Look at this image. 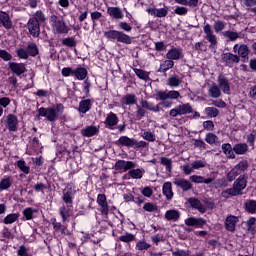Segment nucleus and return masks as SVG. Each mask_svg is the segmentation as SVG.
Masks as SVG:
<instances>
[{
    "instance_id": "47",
    "label": "nucleus",
    "mask_w": 256,
    "mask_h": 256,
    "mask_svg": "<svg viewBox=\"0 0 256 256\" xmlns=\"http://www.w3.org/2000/svg\"><path fill=\"white\" fill-rule=\"evenodd\" d=\"M167 85L168 87L175 89L181 85V79H179V76L177 75H172L167 79Z\"/></svg>"
},
{
    "instance_id": "11",
    "label": "nucleus",
    "mask_w": 256,
    "mask_h": 256,
    "mask_svg": "<svg viewBox=\"0 0 256 256\" xmlns=\"http://www.w3.org/2000/svg\"><path fill=\"white\" fill-rule=\"evenodd\" d=\"M74 213L73 204H63L59 208V215L62 219V223H69V219L73 217Z\"/></svg>"
},
{
    "instance_id": "32",
    "label": "nucleus",
    "mask_w": 256,
    "mask_h": 256,
    "mask_svg": "<svg viewBox=\"0 0 256 256\" xmlns=\"http://www.w3.org/2000/svg\"><path fill=\"white\" fill-rule=\"evenodd\" d=\"M249 46L247 44H241L238 49V57H240V61L245 63L247 59H249Z\"/></svg>"
},
{
    "instance_id": "24",
    "label": "nucleus",
    "mask_w": 256,
    "mask_h": 256,
    "mask_svg": "<svg viewBox=\"0 0 256 256\" xmlns=\"http://www.w3.org/2000/svg\"><path fill=\"white\" fill-rule=\"evenodd\" d=\"M237 223H239V217L233 215L227 216L225 220L226 231H229L230 233H235Z\"/></svg>"
},
{
    "instance_id": "56",
    "label": "nucleus",
    "mask_w": 256,
    "mask_h": 256,
    "mask_svg": "<svg viewBox=\"0 0 256 256\" xmlns=\"http://www.w3.org/2000/svg\"><path fill=\"white\" fill-rule=\"evenodd\" d=\"M204 111L207 117L210 119H213L219 115V109L215 107H206Z\"/></svg>"
},
{
    "instance_id": "42",
    "label": "nucleus",
    "mask_w": 256,
    "mask_h": 256,
    "mask_svg": "<svg viewBox=\"0 0 256 256\" xmlns=\"http://www.w3.org/2000/svg\"><path fill=\"white\" fill-rule=\"evenodd\" d=\"M208 93L212 99H219V97H221V88L216 83H213L209 88Z\"/></svg>"
},
{
    "instance_id": "36",
    "label": "nucleus",
    "mask_w": 256,
    "mask_h": 256,
    "mask_svg": "<svg viewBox=\"0 0 256 256\" xmlns=\"http://www.w3.org/2000/svg\"><path fill=\"white\" fill-rule=\"evenodd\" d=\"M173 67H175V62L173 60H164L160 63L158 73H167V71H169V69H173Z\"/></svg>"
},
{
    "instance_id": "5",
    "label": "nucleus",
    "mask_w": 256,
    "mask_h": 256,
    "mask_svg": "<svg viewBox=\"0 0 256 256\" xmlns=\"http://www.w3.org/2000/svg\"><path fill=\"white\" fill-rule=\"evenodd\" d=\"M63 111H65V106L63 103L56 104L54 107H40L38 109V117H45L47 121L50 123H55L57 121L59 115H63ZM59 113V115H58Z\"/></svg>"
},
{
    "instance_id": "29",
    "label": "nucleus",
    "mask_w": 256,
    "mask_h": 256,
    "mask_svg": "<svg viewBox=\"0 0 256 256\" xmlns=\"http://www.w3.org/2000/svg\"><path fill=\"white\" fill-rule=\"evenodd\" d=\"M35 213H39L38 209L27 207L22 211V220L23 221H32V219H35Z\"/></svg>"
},
{
    "instance_id": "45",
    "label": "nucleus",
    "mask_w": 256,
    "mask_h": 256,
    "mask_svg": "<svg viewBox=\"0 0 256 256\" xmlns=\"http://www.w3.org/2000/svg\"><path fill=\"white\" fill-rule=\"evenodd\" d=\"M205 141L208 145H219V137L213 132H209L205 136Z\"/></svg>"
},
{
    "instance_id": "20",
    "label": "nucleus",
    "mask_w": 256,
    "mask_h": 256,
    "mask_svg": "<svg viewBox=\"0 0 256 256\" xmlns=\"http://www.w3.org/2000/svg\"><path fill=\"white\" fill-rule=\"evenodd\" d=\"M0 25H2L6 31H11V29H13V20H11V16L3 10H0Z\"/></svg>"
},
{
    "instance_id": "16",
    "label": "nucleus",
    "mask_w": 256,
    "mask_h": 256,
    "mask_svg": "<svg viewBox=\"0 0 256 256\" xmlns=\"http://www.w3.org/2000/svg\"><path fill=\"white\" fill-rule=\"evenodd\" d=\"M8 69L16 75V77H21L24 73H27V67L25 63L19 62H9Z\"/></svg>"
},
{
    "instance_id": "15",
    "label": "nucleus",
    "mask_w": 256,
    "mask_h": 256,
    "mask_svg": "<svg viewBox=\"0 0 256 256\" xmlns=\"http://www.w3.org/2000/svg\"><path fill=\"white\" fill-rule=\"evenodd\" d=\"M96 203H98V205L100 207L101 215H103L104 217H108L109 216V203L107 202V195L98 194Z\"/></svg>"
},
{
    "instance_id": "22",
    "label": "nucleus",
    "mask_w": 256,
    "mask_h": 256,
    "mask_svg": "<svg viewBox=\"0 0 256 256\" xmlns=\"http://www.w3.org/2000/svg\"><path fill=\"white\" fill-rule=\"evenodd\" d=\"M173 184L176 185V187H179V189H182L184 193H187V191H191V189H193V184L191 181L185 178H176L174 179Z\"/></svg>"
},
{
    "instance_id": "25",
    "label": "nucleus",
    "mask_w": 256,
    "mask_h": 256,
    "mask_svg": "<svg viewBox=\"0 0 256 256\" xmlns=\"http://www.w3.org/2000/svg\"><path fill=\"white\" fill-rule=\"evenodd\" d=\"M119 123V117L114 112H110L107 114L104 124L108 129H113Z\"/></svg>"
},
{
    "instance_id": "48",
    "label": "nucleus",
    "mask_w": 256,
    "mask_h": 256,
    "mask_svg": "<svg viewBox=\"0 0 256 256\" xmlns=\"http://www.w3.org/2000/svg\"><path fill=\"white\" fill-rule=\"evenodd\" d=\"M244 208L247 213L255 215L256 213V200H248L244 203Z\"/></svg>"
},
{
    "instance_id": "2",
    "label": "nucleus",
    "mask_w": 256,
    "mask_h": 256,
    "mask_svg": "<svg viewBox=\"0 0 256 256\" xmlns=\"http://www.w3.org/2000/svg\"><path fill=\"white\" fill-rule=\"evenodd\" d=\"M181 97V93L176 90H158L155 94L158 107L160 109H171L173 107V100H177Z\"/></svg>"
},
{
    "instance_id": "23",
    "label": "nucleus",
    "mask_w": 256,
    "mask_h": 256,
    "mask_svg": "<svg viewBox=\"0 0 256 256\" xmlns=\"http://www.w3.org/2000/svg\"><path fill=\"white\" fill-rule=\"evenodd\" d=\"M166 59L170 61H179L183 59V49L173 47L166 53Z\"/></svg>"
},
{
    "instance_id": "58",
    "label": "nucleus",
    "mask_w": 256,
    "mask_h": 256,
    "mask_svg": "<svg viewBox=\"0 0 256 256\" xmlns=\"http://www.w3.org/2000/svg\"><path fill=\"white\" fill-rule=\"evenodd\" d=\"M150 247L151 244L147 243L145 240H140L136 243V251H147Z\"/></svg>"
},
{
    "instance_id": "50",
    "label": "nucleus",
    "mask_w": 256,
    "mask_h": 256,
    "mask_svg": "<svg viewBox=\"0 0 256 256\" xmlns=\"http://www.w3.org/2000/svg\"><path fill=\"white\" fill-rule=\"evenodd\" d=\"M160 163L161 165H163L164 167H166V171L168 173H172L173 171V160H171V158H167V157H160Z\"/></svg>"
},
{
    "instance_id": "62",
    "label": "nucleus",
    "mask_w": 256,
    "mask_h": 256,
    "mask_svg": "<svg viewBox=\"0 0 256 256\" xmlns=\"http://www.w3.org/2000/svg\"><path fill=\"white\" fill-rule=\"evenodd\" d=\"M143 209L148 213H153V211H157L158 207L153 202H147L143 205Z\"/></svg>"
},
{
    "instance_id": "43",
    "label": "nucleus",
    "mask_w": 256,
    "mask_h": 256,
    "mask_svg": "<svg viewBox=\"0 0 256 256\" xmlns=\"http://www.w3.org/2000/svg\"><path fill=\"white\" fill-rule=\"evenodd\" d=\"M26 51L28 53V57H37V55H39V47H37V44L34 42L28 44Z\"/></svg>"
},
{
    "instance_id": "51",
    "label": "nucleus",
    "mask_w": 256,
    "mask_h": 256,
    "mask_svg": "<svg viewBox=\"0 0 256 256\" xmlns=\"http://www.w3.org/2000/svg\"><path fill=\"white\" fill-rule=\"evenodd\" d=\"M240 175L241 174L235 168H232L226 175V181H228V183H233V181H235L237 177H240Z\"/></svg>"
},
{
    "instance_id": "21",
    "label": "nucleus",
    "mask_w": 256,
    "mask_h": 256,
    "mask_svg": "<svg viewBox=\"0 0 256 256\" xmlns=\"http://www.w3.org/2000/svg\"><path fill=\"white\" fill-rule=\"evenodd\" d=\"M218 85L224 95H231V84L229 83V79L223 76V74L218 76Z\"/></svg>"
},
{
    "instance_id": "38",
    "label": "nucleus",
    "mask_w": 256,
    "mask_h": 256,
    "mask_svg": "<svg viewBox=\"0 0 256 256\" xmlns=\"http://www.w3.org/2000/svg\"><path fill=\"white\" fill-rule=\"evenodd\" d=\"M222 153H224L228 159H235L236 157L233 146H231L230 143L222 144Z\"/></svg>"
},
{
    "instance_id": "53",
    "label": "nucleus",
    "mask_w": 256,
    "mask_h": 256,
    "mask_svg": "<svg viewBox=\"0 0 256 256\" xmlns=\"http://www.w3.org/2000/svg\"><path fill=\"white\" fill-rule=\"evenodd\" d=\"M135 239V235L129 232H126L125 235L119 236V241L122 243H132V241H135Z\"/></svg>"
},
{
    "instance_id": "33",
    "label": "nucleus",
    "mask_w": 256,
    "mask_h": 256,
    "mask_svg": "<svg viewBox=\"0 0 256 256\" xmlns=\"http://www.w3.org/2000/svg\"><path fill=\"white\" fill-rule=\"evenodd\" d=\"M13 185V177L4 176L0 180V191H9Z\"/></svg>"
},
{
    "instance_id": "64",
    "label": "nucleus",
    "mask_w": 256,
    "mask_h": 256,
    "mask_svg": "<svg viewBox=\"0 0 256 256\" xmlns=\"http://www.w3.org/2000/svg\"><path fill=\"white\" fill-rule=\"evenodd\" d=\"M172 256H191V252L189 250L178 249L172 252Z\"/></svg>"
},
{
    "instance_id": "3",
    "label": "nucleus",
    "mask_w": 256,
    "mask_h": 256,
    "mask_svg": "<svg viewBox=\"0 0 256 256\" xmlns=\"http://www.w3.org/2000/svg\"><path fill=\"white\" fill-rule=\"evenodd\" d=\"M249 176L247 174L240 175L232 184V188H227L222 192V197L229 199V197H239L243 195V191L247 189Z\"/></svg>"
},
{
    "instance_id": "9",
    "label": "nucleus",
    "mask_w": 256,
    "mask_h": 256,
    "mask_svg": "<svg viewBox=\"0 0 256 256\" xmlns=\"http://www.w3.org/2000/svg\"><path fill=\"white\" fill-rule=\"evenodd\" d=\"M75 195H77V186H75V183L73 182L67 183L66 187L62 190L63 203L65 205H73Z\"/></svg>"
},
{
    "instance_id": "34",
    "label": "nucleus",
    "mask_w": 256,
    "mask_h": 256,
    "mask_svg": "<svg viewBox=\"0 0 256 256\" xmlns=\"http://www.w3.org/2000/svg\"><path fill=\"white\" fill-rule=\"evenodd\" d=\"M235 155H245L249 151V145L247 143H237L233 146Z\"/></svg>"
},
{
    "instance_id": "6",
    "label": "nucleus",
    "mask_w": 256,
    "mask_h": 256,
    "mask_svg": "<svg viewBox=\"0 0 256 256\" xmlns=\"http://www.w3.org/2000/svg\"><path fill=\"white\" fill-rule=\"evenodd\" d=\"M191 113L194 114L190 119H199V117H201L199 112L193 111V106H191L190 103H185L177 105L175 108L171 109L169 111V117L175 119L176 117H181V115H191Z\"/></svg>"
},
{
    "instance_id": "7",
    "label": "nucleus",
    "mask_w": 256,
    "mask_h": 256,
    "mask_svg": "<svg viewBox=\"0 0 256 256\" xmlns=\"http://www.w3.org/2000/svg\"><path fill=\"white\" fill-rule=\"evenodd\" d=\"M115 145L118 147H127L128 149L133 148L135 151L149 147V144L146 141H138L137 139L130 138L129 136H120L119 139L115 142Z\"/></svg>"
},
{
    "instance_id": "28",
    "label": "nucleus",
    "mask_w": 256,
    "mask_h": 256,
    "mask_svg": "<svg viewBox=\"0 0 256 256\" xmlns=\"http://www.w3.org/2000/svg\"><path fill=\"white\" fill-rule=\"evenodd\" d=\"M91 107H93V103L91 99H83L79 102L78 112L85 115L88 111H91Z\"/></svg>"
},
{
    "instance_id": "44",
    "label": "nucleus",
    "mask_w": 256,
    "mask_h": 256,
    "mask_svg": "<svg viewBox=\"0 0 256 256\" xmlns=\"http://www.w3.org/2000/svg\"><path fill=\"white\" fill-rule=\"evenodd\" d=\"M19 217H21V214L19 213H10L3 219V224L12 225V223H15L19 220Z\"/></svg>"
},
{
    "instance_id": "46",
    "label": "nucleus",
    "mask_w": 256,
    "mask_h": 256,
    "mask_svg": "<svg viewBox=\"0 0 256 256\" xmlns=\"http://www.w3.org/2000/svg\"><path fill=\"white\" fill-rule=\"evenodd\" d=\"M123 105H137V96L135 94H126L122 98Z\"/></svg>"
},
{
    "instance_id": "61",
    "label": "nucleus",
    "mask_w": 256,
    "mask_h": 256,
    "mask_svg": "<svg viewBox=\"0 0 256 256\" xmlns=\"http://www.w3.org/2000/svg\"><path fill=\"white\" fill-rule=\"evenodd\" d=\"M17 256H33V254L29 253V248L23 244L19 246Z\"/></svg>"
},
{
    "instance_id": "55",
    "label": "nucleus",
    "mask_w": 256,
    "mask_h": 256,
    "mask_svg": "<svg viewBox=\"0 0 256 256\" xmlns=\"http://www.w3.org/2000/svg\"><path fill=\"white\" fill-rule=\"evenodd\" d=\"M62 45L64 47H70V48L77 47V40H75V38L73 37H67L62 39Z\"/></svg>"
},
{
    "instance_id": "18",
    "label": "nucleus",
    "mask_w": 256,
    "mask_h": 256,
    "mask_svg": "<svg viewBox=\"0 0 256 256\" xmlns=\"http://www.w3.org/2000/svg\"><path fill=\"white\" fill-rule=\"evenodd\" d=\"M6 129L10 133H15L19 129V118L15 114H8L6 117Z\"/></svg>"
},
{
    "instance_id": "1",
    "label": "nucleus",
    "mask_w": 256,
    "mask_h": 256,
    "mask_svg": "<svg viewBox=\"0 0 256 256\" xmlns=\"http://www.w3.org/2000/svg\"><path fill=\"white\" fill-rule=\"evenodd\" d=\"M62 77H74L77 81H83L82 83V93L85 97H91V79H89V71L87 68L78 65L76 68L64 67L61 71Z\"/></svg>"
},
{
    "instance_id": "4",
    "label": "nucleus",
    "mask_w": 256,
    "mask_h": 256,
    "mask_svg": "<svg viewBox=\"0 0 256 256\" xmlns=\"http://www.w3.org/2000/svg\"><path fill=\"white\" fill-rule=\"evenodd\" d=\"M47 21V17L42 10H37L32 17L28 19L26 27L30 35L34 38L39 37L41 35V25Z\"/></svg>"
},
{
    "instance_id": "8",
    "label": "nucleus",
    "mask_w": 256,
    "mask_h": 256,
    "mask_svg": "<svg viewBox=\"0 0 256 256\" xmlns=\"http://www.w3.org/2000/svg\"><path fill=\"white\" fill-rule=\"evenodd\" d=\"M104 37L113 43H115V41L117 43H123L124 45H131V43H133L131 36L119 30H107L104 32Z\"/></svg>"
},
{
    "instance_id": "13",
    "label": "nucleus",
    "mask_w": 256,
    "mask_h": 256,
    "mask_svg": "<svg viewBox=\"0 0 256 256\" xmlns=\"http://www.w3.org/2000/svg\"><path fill=\"white\" fill-rule=\"evenodd\" d=\"M222 63H224L225 67H233V65H237L240 62V56L237 54H233L231 52H225L221 55Z\"/></svg>"
},
{
    "instance_id": "57",
    "label": "nucleus",
    "mask_w": 256,
    "mask_h": 256,
    "mask_svg": "<svg viewBox=\"0 0 256 256\" xmlns=\"http://www.w3.org/2000/svg\"><path fill=\"white\" fill-rule=\"evenodd\" d=\"M213 27L215 33H221V31H223L225 27H227V23H225V21L217 20L214 22Z\"/></svg>"
},
{
    "instance_id": "17",
    "label": "nucleus",
    "mask_w": 256,
    "mask_h": 256,
    "mask_svg": "<svg viewBox=\"0 0 256 256\" xmlns=\"http://www.w3.org/2000/svg\"><path fill=\"white\" fill-rule=\"evenodd\" d=\"M187 227H195V229H203L207 225V220L202 217H189L184 220Z\"/></svg>"
},
{
    "instance_id": "30",
    "label": "nucleus",
    "mask_w": 256,
    "mask_h": 256,
    "mask_svg": "<svg viewBox=\"0 0 256 256\" xmlns=\"http://www.w3.org/2000/svg\"><path fill=\"white\" fill-rule=\"evenodd\" d=\"M107 14L113 19H123L125 17V14H123V11L119 7H108Z\"/></svg>"
},
{
    "instance_id": "60",
    "label": "nucleus",
    "mask_w": 256,
    "mask_h": 256,
    "mask_svg": "<svg viewBox=\"0 0 256 256\" xmlns=\"http://www.w3.org/2000/svg\"><path fill=\"white\" fill-rule=\"evenodd\" d=\"M195 51H198V53H203V51H207V42L206 41H201V42H196L194 45Z\"/></svg>"
},
{
    "instance_id": "12",
    "label": "nucleus",
    "mask_w": 256,
    "mask_h": 256,
    "mask_svg": "<svg viewBox=\"0 0 256 256\" xmlns=\"http://www.w3.org/2000/svg\"><path fill=\"white\" fill-rule=\"evenodd\" d=\"M137 163L133 161L127 160H117L114 164L115 171H122L123 173H127V171L131 169H136Z\"/></svg>"
},
{
    "instance_id": "10",
    "label": "nucleus",
    "mask_w": 256,
    "mask_h": 256,
    "mask_svg": "<svg viewBox=\"0 0 256 256\" xmlns=\"http://www.w3.org/2000/svg\"><path fill=\"white\" fill-rule=\"evenodd\" d=\"M50 23L52 29H54V31H56V33L59 35L69 33V26H67V23H65L63 18H59L57 15H52L50 17Z\"/></svg>"
},
{
    "instance_id": "54",
    "label": "nucleus",
    "mask_w": 256,
    "mask_h": 256,
    "mask_svg": "<svg viewBox=\"0 0 256 256\" xmlns=\"http://www.w3.org/2000/svg\"><path fill=\"white\" fill-rule=\"evenodd\" d=\"M223 37H226V39H229V41H237L239 38V33L233 32L231 30H227L222 32Z\"/></svg>"
},
{
    "instance_id": "27",
    "label": "nucleus",
    "mask_w": 256,
    "mask_h": 256,
    "mask_svg": "<svg viewBox=\"0 0 256 256\" xmlns=\"http://www.w3.org/2000/svg\"><path fill=\"white\" fill-rule=\"evenodd\" d=\"M188 203L193 209H197L199 213L207 212V208H205V206L201 203V200H199L198 198L191 197L188 199Z\"/></svg>"
},
{
    "instance_id": "31",
    "label": "nucleus",
    "mask_w": 256,
    "mask_h": 256,
    "mask_svg": "<svg viewBox=\"0 0 256 256\" xmlns=\"http://www.w3.org/2000/svg\"><path fill=\"white\" fill-rule=\"evenodd\" d=\"M162 193L166 196L167 201L173 199V184L171 182H165L162 186Z\"/></svg>"
},
{
    "instance_id": "39",
    "label": "nucleus",
    "mask_w": 256,
    "mask_h": 256,
    "mask_svg": "<svg viewBox=\"0 0 256 256\" xmlns=\"http://www.w3.org/2000/svg\"><path fill=\"white\" fill-rule=\"evenodd\" d=\"M147 12L159 18L167 17V15L169 14V10H167V8H159V9L148 8Z\"/></svg>"
},
{
    "instance_id": "59",
    "label": "nucleus",
    "mask_w": 256,
    "mask_h": 256,
    "mask_svg": "<svg viewBox=\"0 0 256 256\" xmlns=\"http://www.w3.org/2000/svg\"><path fill=\"white\" fill-rule=\"evenodd\" d=\"M33 189L36 193H45V189H49V186L47 184H44L43 182H37Z\"/></svg>"
},
{
    "instance_id": "35",
    "label": "nucleus",
    "mask_w": 256,
    "mask_h": 256,
    "mask_svg": "<svg viewBox=\"0 0 256 256\" xmlns=\"http://www.w3.org/2000/svg\"><path fill=\"white\" fill-rule=\"evenodd\" d=\"M128 175L131 179H143V175H145V169L143 168H132L128 170Z\"/></svg>"
},
{
    "instance_id": "14",
    "label": "nucleus",
    "mask_w": 256,
    "mask_h": 256,
    "mask_svg": "<svg viewBox=\"0 0 256 256\" xmlns=\"http://www.w3.org/2000/svg\"><path fill=\"white\" fill-rule=\"evenodd\" d=\"M203 31L206 35V39L207 41L210 42L209 45V49L213 50V49H217V36L215 34H213V29H211V26L209 24H206L203 27Z\"/></svg>"
},
{
    "instance_id": "19",
    "label": "nucleus",
    "mask_w": 256,
    "mask_h": 256,
    "mask_svg": "<svg viewBox=\"0 0 256 256\" xmlns=\"http://www.w3.org/2000/svg\"><path fill=\"white\" fill-rule=\"evenodd\" d=\"M51 224L53 226L54 235H57V233H60V235H66V236L71 235L69 228L63 225V223L57 222V218H52Z\"/></svg>"
},
{
    "instance_id": "40",
    "label": "nucleus",
    "mask_w": 256,
    "mask_h": 256,
    "mask_svg": "<svg viewBox=\"0 0 256 256\" xmlns=\"http://www.w3.org/2000/svg\"><path fill=\"white\" fill-rule=\"evenodd\" d=\"M133 71L138 79L145 81V83H147V81H151V78L149 77V72L140 68H133Z\"/></svg>"
},
{
    "instance_id": "63",
    "label": "nucleus",
    "mask_w": 256,
    "mask_h": 256,
    "mask_svg": "<svg viewBox=\"0 0 256 256\" xmlns=\"http://www.w3.org/2000/svg\"><path fill=\"white\" fill-rule=\"evenodd\" d=\"M17 57L20 59H29V54L27 53V49L24 48H18L16 50Z\"/></svg>"
},
{
    "instance_id": "37",
    "label": "nucleus",
    "mask_w": 256,
    "mask_h": 256,
    "mask_svg": "<svg viewBox=\"0 0 256 256\" xmlns=\"http://www.w3.org/2000/svg\"><path fill=\"white\" fill-rule=\"evenodd\" d=\"M190 181H192V183H196V184L205 183V185H210V183H213V178H205V177L199 176V175H192V176H190Z\"/></svg>"
},
{
    "instance_id": "41",
    "label": "nucleus",
    "mask_w": 256,
    "mask_h": 256,
    "mask_svg": "<svg viewBox=\"0 0 256 256\" xmlns=\"http://www.w3.org/2000/svg\"><path fill=\"white\" fill-rule=\"evenodd\" d=\"M181 217V212L179 210H168L165 213V219L167 221H179Z\"/></svg>"
},
{
    "instance_id": "26",
    "label": "nucleus",
    "mask_w": 256,
    "mask_h": 256,
    "mask_svg": "<svg viewBox=\"0 0 256 256\" xmlns=\"http://www.w3.org/2000/svg\"><path fill=\"white\" fill-rule=\"evenodd\" d=\"M82 137H95V135H99V126H86L81 130Z\"/></svg>"
},
{
    "instance_id": "49",
    "label": "nucleus",
    "mask_w": 256,
    "mask_h": 256,
    "mask_svg": "<svg viewBox=\"0 0 256 256\" xmlns=\"http://www.w3.org/2000/svg\"><path fill=\"white\" fill-rule=\"evenodd\" d=\"M234 168L237 170V172L240 175H243L242 173H245L249 169V161L247 160H242L238 164L234 166Z\"/></svg>"
},
{
    "instance_id": "52",
    "label": "nucleus",
    "mask_w": 256,
    "mask_h": 256,
    "mask_svg": "<svg viewBox=\"0 0 256 256\" xmlns=\"http://www.w3.org/2000/svg\"><path fill=\"white\" fill-rule=\"evenodd\" d=\"M17 167L20 169V171H22V173H25V175H29V173H31V168L27 166L25 160H18Z\"/></svg>"
}]
</instances>
